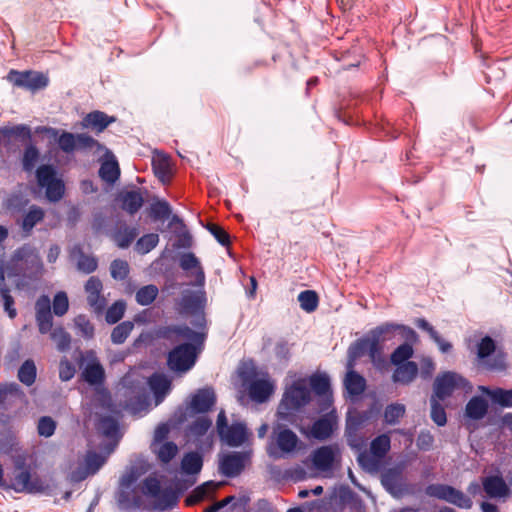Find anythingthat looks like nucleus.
I'll list each match as a JSON object with an SVG mask.
<instances>
[{
	"mask_svg": "<svg viewBox=\"0 0 512 512\" xmlns=\"http://www.w3.org/2000/svg\"><path fill=\"white\" fill-rule=\"evenodd\" d=\"M197 355L196 346L192 343L179 344L169 351L167 366L175 373H186L194 367Z\"/></svg>",
	"mask_w": 512,
	"mask_h": 512,
	"instance_id": "4",
	"label": "nucleus"
},
{
	"mask_svg": "<svg viewBox=\"0 0 512 512\" xmlns=\"http://www.w3.org/2000/svg\"><path fill=\"white\" fill-rule=\"evenodd\" d=\"M51 339L55 342L59 351L64 352L70 348L71 336L62 327H56L51 331Z\"/></svg>",
	"mask_w": 512,
	"mask_h": 512,
	"instance_id": "47",
	"label": "nucleus"
},
{
	"mask_svg": "<svg viewBox=\"0 0 512 512\" xmlns=\"http://www.w3.org/2000/svg\"><path fill=\"white\" fill-rule=\"evenodd\" d=\"M216 402V395L212 388L206 387L198 389L192 396L190 408L195 413H205L209 411Z\"/></svg>",
	"mask_w": 512,
	"mask_h": 512,
	"instance_id": "15",
	"label": "nucleus"
},
{
	"mask_svg": "<svg viewBox=\"0 0 512 512\" xmlns=\"http://www.w3.org/2000/svg\"><path fill=\"white\" fill-rule=\"evenodd\" d=\"M203 466V458L197 452L186 453L181 461V469L187 475L197 474Z\"/></svg>",
	"mask_w": 512,
	"mask_h": 512,
	"instance_id": "31",
	"label": "nucleus"
},
{
	"mask_svg": "<svg viewBox=\"0 0 512 512\" xmlns=\"http://www.w3.org/2000/svg\"><path fill=\"white\" fill-rule=\"evenodd\" d=\"M0 296L3 301L5 312L11 319H14L17 315V310L14 307V298L10 295V290L6 285L0 287Z\"/></svg>",
	"mask_w": 512,
	"mask_h": 512,
	"instance_id": "58",
	"label": "nucleus"
},
{
	"mask_svg": "<svg viewBox=\"0 0 512 512\" xmlns=\"http://www.w3.org/2000/svg\"><path fill=\"white\" fill-rule=\"evenodd\" d=\"M13 486L17 492L44 493L49 490V484L38 476L32 477L29 469H22L14 477Z\"/></svg>",
	"mask_w": 512,
	"mask_h": 512,
	"instance_id": "10",
	"label": "nucleus"
},
{
	"mask_svg": "<svg viewBox=\"0 0 512 512\" xmlns=\"http://www.w3.org/2000/svg\"><path fill=\"white\" fill-rule=\"evenodd\" d=\"M298 442L299 439L297 435L288 428H284L277 433L276 443L279 449L284 453L293 452L296 449Z\"/></svg>",
	"mask_w": 512,
	"mask_h": 512,
	"instance_id": "30",
	"label": "nucleus"
},
{
	"mask_svg": "<svg viewBox=\"0 0 512 512\" xmlns=\"http://www.w3.org/2000/svg\"><path fill=\"white\" fill-rule=\"evenodd\" d=\"M172 214V208L166 200H156L150 204L148 215L153 221H165Z\"/></svg>",
	"mask_w": 512,
	"mask_h": 512,
	"instance_id": "32",
	"label": "nucleus"
},
{
	"mask_svg": "<svg viewBox=\"0 0 512 512\" xmlns=\"http://www.w3.org/2000/svg\"><path fill=\"white\" fill-rule=\"evenodd\" d=\"M69 308V301L65 292H58L53 299V312L56 316H63Z\"/></svg>",
	"mask_w": 512,
	"mask_h": 512,
	"instance_id": "62",
	"label": "nucleus"
},
{
	"mask_svg": "<svg viewBox=\"0 0 512 512\" xmlns=\"http://www.w3.org/2000/svg\"><path fill=\"white\" fill-rule=\"evenodd\" d=\"M251 461L250 451H234L223 456L219 471L228 478L239 476Z\"/></svg>",
	"mask_w": 512,
	"mask_h": 512,
	"instance_id": "8",
	"label": "nucleus"
},
{
	"mask_svg": "<svg viewBox=\"0 0 512 512\" xmlns=\"http://www.w3.org/2000/svg\"><path fill=\"white\" fill-rule=\"evenodd\" d=\"M178 447L174 442H165L158 450V458L163 463H169L177 454Z\"/></svg>",
	"mask_w": 512,
	"mask_h": 512,
	"instance_id": "60",
	"label": "nucleus"
},
{
	"mask_svg": "<svg viewBox=\"0 0 512 512\" xmlns=\"http://www.w3.org/2000/svg\"><path fill=\"white\" fill-rule=\"evenodd\" d=\"M134 328V323L131 321H123L115 326L111 332V341L114 344H122L126 341L131 331Z\"/></svg>",
	"mask_w": 512,
	"mask_h": 512,
	"instance_id": "42",
	"label": "nucleus"
},
{
	"mask_svg": "<svg viewBox=\"0 0 512 512\" xmlns=\"http://www.w3.org/2000/svg\"><path fill=\"white\" fill-rule=\"evenodd\" d=\"M441 400L431 397V419L438 426H444L447 423V416L443 405L440 403Z\"/></svg>",
	"mask_w": 512,
	"mask_h": 512,
	"instance_id": "51",
	"label": "nucleus"
},
{
	"mask_svg": "<svg viewBox=\"0 0 512 512\" xmlns=\"http://www.w3.org/2000/svg\"><path fill=\"white\" fill-rule=\"evenodd\" d=\"M163 337L171 342H178L180 340L199 341L202 335L187 325H172L164 329Z\"/></svg>",
	"mask_w": 512,
	"mask_h": 512,
	"instance_id": "18",
	"label": "nucleus"
},
{
	"mask_svg": "<svg viewBox=\"0 0 512 512\" xmlns=\"http://www.w3.org/2000/svg\"><path fill=\"white\" fill-rule=\"evenodd\" d=\"M206 229L215 237L222 245L228 247L231 243L229 234L218 224L208 223Z\"/></svg>",
	"mask_w": 512,
	"mask_h": 512,
	"instance_id": "59",
	"label": "nucleus"
},
{
	"mask_svg": "<svg viewBox=\"0 0 512 512\" xmlns=\"http://www.w3.org/2000/svg\"><path fill=\"white\" fill-rule=\"evenodd\" d=\"M114 121V117H109L102 111H93L83 118L82 126L84 128H91L97 133H101Z\"/></svg>",
	"mask_w": 512,
	"mask_h": 512,
	"instance_id": "21",
	"label": "nucleus"
},
{
	"mask_svg": "<svg viewBox=\"0 0 512 512\" xmlns=\"http://www.w3.org/2000/svg\"><path fill=\"white\" fill-rule=\"evenodd\" d=\"M496 342L490 336L483 337L476 345V356L480 363L490 371H504L507 367L505 354L496 353Z\"/></svg>",
	"mask_w": 512,
	"mask_h": 512,
	"instance_id": "5",
	"label": "nucleus"
},
{
	"mask_svg": "<svg viewBox=\"0 0 512 512\" xmlns=\"http://www.w3.org/2000/svg\"><path fill=\"white\" fill-rule=\"evenodd\" d=\"M87 302L96 313H102L106 307V299L102 295L103 284L96 276H91L85 283Z\"/></svg>",
	"mask_w": 512,
	"mask_h": 512,
	"instance_id": "12",
	"label": "nucleus"
},
{
	"mask_svg": "<svg viewBox=\"0 0 512 512\" xmlns=\"http://www.w3.org/2000/svg\"><path fill=\"white\" fill-rule=\"evenodd\" d=\"M426 495L449 502L459 508L469 509L472 500L462 491L445 484H430L425 489Z\"/></svg>",
	"mask_w": 512,
	"mask_h": 512,
	"instance_id": "6",
	"label": "nucleus"
},
{
	"mask_svg": "<svg viewBox=\"0 0 512 512\" xmlns=\"http://www.w3.org/2000/svg\"><path fill=\"white\" fill-rule=\"evenodd\" d=\"M158 293L159 290L156 285H145L136 292L135 299L139 305L148 306L154 302Z\"/></svg>",
	"mask_w": 512,
	"mask_h": 512,
	"instance_id": "38",
	"label": "nucleus"
},
{
	"mask_svg": "<svg viewBox=\"0 0 512 512\" xmlns=\"http://www.w3.org/2000/svg\"><path fill=\"white\" fill-rule=\"evenodd\" d=\"M248 393L254 402L264 403L274 393V385L267 379H255L250 382Z\"/></svg>",
	"mask_w": 512,
	"mask_h": 512,
	"instance_id": "17",
	"label": "nucleus"
},
{
	"mask_svg": "<svg viewBox=\"0 0 512 512\" xmlns=\"http://www.w3.org/2000/svg\"><path fill=\"white\" fill-rule=\"evenodd\" d=\"M488 412V402L481 396H473L465 407V415L473 420H480Z\"/></svg>",
	"mask_w": 512,
	"mask_h": 512,
	"instance_id": "27",
	"label": "nucleus"
},
{
	"mask_svg": "<svg viewBox=\"0 0 512 512\" xmlns=\"http://www.w3.org/2000/svg\"><path fill=\"white\" fill-rule=\"evenodd\" d=\"M150 388L157 398L165 396L171 389V380L166 375L154 373L149 378Z\"/></svg>",
	"mask_w": 512,
	"mask_h": 512,
	"instance_id": "33",
	"label": "nucleus"
},
{
	"mask_svg": "<svg viewBox=\"0 0 512 512\" xmlns=\"http://www.w3.org/2000/svg\"><path fill=\"white\" fill-rule=\"evenodd\" d=\"M494 402L502 407H512V389L505 390L498 388L491 394Z\"/></svg>",
	"mask_w": 512,
	"mask_h": 512,
	"instance_id": "64",
	"label": "nucleus"
},
{
	"mask_svg": "<svg viewBox=\"0 0 512 512\" xmlns=\"http://www.w3.org/2000/svg\"><path fill=\"white\" fill-rule=\"evenodd\" d=\"M381 483L392 495H398L403 491L404 481L400 467L389 468L381 475Z\"/></svg>",
	"mask_w": 512,
	"mask_h": 512,
	"instance_id": "16",
	"label": "nucleus"
},
{
	"mask_svg": "<svg viewBox=\"0 0 512 512\" xmlns=\"http://www.w3.org/2000/svg\"><path fill=\"white\" fill-rule=\"evenodd\" d=\"M413 347L408 343H403L398 346L390 356V361L394 365L410 362L409 359L413 356Z\"/></svg>",
	"mask_w": 512,
	"mask_h": 512,
	"instance_id": "45",
	"label": "nucleus"
},
{
	"mask_svg": "<svg viewBox=\"0 0 512 512\" xmlns=\"http://www.w3.org/2000/svg\"><path fill=\"white\" fill-rule=\"evenodd\" d=\"M415 325L427 332L430 338L437 344L439 350L442 353H448L452 350L453 346L450 342L444 340L439 333L434 329V327L424 318H417L415 320Z\"/></svg>",
	"mask_w": 512,
	"mask_h": 512,
	"instance_id": "25",
	"label": "nucleus"
},
{
	"mask_svg": "<svg viewBox=\"0 0 512 512\" xmlns=\"http://www.w3.org/2000/svg\"><path fill=\"white\" fill-rule=\"evenodd\" d=\"M340 455L338 445H325L315 449L312 453V463L319 471L331 470L337 456Z\"/></svg>",
	"mask_w": 512,
	"mask_h": 512,
	"instance_id": "11",
	"label": "nucleus"
},
{
	"mask_svg": "<svg viewBox=\"0 0 512 512\" xmlns=\"http://www.w3.org/2000/svg\"><path fill=\"white\" fill-rule=\"evenodd\" d=\"M177 505V497L171 491L161 492L155 497L154 509L157 511H165L172 509Z\"/></svg>",
	"mask_w": 512,
	"mask_h": 512,
	"instance_id": "46",
	"label": "nucleus"
},
{
	"mask_svg": "<svg viewBox=\"0 0 512 512\" xmlns=\"http://www.w3.org/2000/svg\"><path fill=\"white\" fill-rule=\"evenodd\" d=\"M483 489L490 498H502L509 495V487L502 476H487L482 480Z\"/></svg>",
	"mask_w": 512,
	"mask_h": 512,
	"instance_id": "19",
	"label": "nucleus"
},
{
	"mask_svg": "<svg viewBox=\"0 0 512 512\" xmlns=\"http://www.w3.org/2000/svg\"><path fill=\"white\" fill-rule=\"evenodd\" d=\"M7 80L14 86L35 92L44 89L48 85V78L41 72L10 70Z\"/></svg>",
	"mask_w": 512,
	"mask_h": 512,
	"instance_id": "7",
	"label": "nucleus"
},
{
	"mask_svg": "<svg viewBox=\"0 0 512 512\" xmlns=\"http://www.w3.org/2000/svg\"><path fill=\"white\" fill-rule=\"evenodd\" d=\"M297 299L300 307L308 313L314 312L319 305V297L314 290L300 292Z\"/></svg>",
	"mask_w": 512,
	"mask_h": 512,
	"instance_id": "39",
	"label": "nucleus"
},
{
	"mask_svg": "<svg viewBox=\"0 0 512 512\" xmlns=\"http://www.w3.org/2000/svg\"><path fill=\"white\" fill-rule=\"evenodd\" d=\"M466 383L465 378L451 371L438 375L434 381V393L431 397L439 400H445L450 397L454 390L463 387Z\"/></svg>",
	"mask_w": 512,
	"mask_h": 512,
	"instance_id": "9",
	"label": "nucleus"
},
{
	"mask_svg": "<svg viewBox=\"0 0 512 512\" xmlns=\"http://www.w3.org/2000/svg\"><path fill=\"white\" fill-rule=\"evenodd\" d=\"M75 357L81 372V378L90 386H100L105 382V370L93 350L85 352L78 350Z\"/></svg>",
	"mask_w": 512,
	"mask_h": 512,
	"instance_id": "3",
	"label": "nucleus"
},
{
	"mask_svg": "<svg viewBox=\"0 0 512 512\" xmlns=\"http://www.w3.org/2000/svg\"><path fill=\"white\" fill-rule=\"evenodd\" d=\"M362 423H363V419L360 415L349 416L347 419L346 434H347L348 443L352 447L358 446V444L355 443V439H352V438L356 436V433H357L358 429L360 428V426L362 425Z\"/></svg>",
	"mask_w": 512,
	"mask_h": 512,
	"instance_id": "55",
	"label": "nucleus"
},
{
	"mask_svg": "<svg viewBox=\"0 0 512 512\" xmlns=\"http://www.w3.org/2000/svg\"><path fill=\"white\" fill-rule=\"evenodd\" d=\"M159 243V235L156 233L145 234L140 237L135 245V249L140 254H147Z\"/></svg>",
	"mask_w": 512,
	"mask_h": 512,
	"instance_id": "44",
	"label": "nucleus"
},
{
	"mask_svg": "<svg viewBox=\"0 0 512 512\" xmlns=\"http://www.w3.org/2000/svg\"><path fill=\"white\" fill-rule=\"evenodd\" d=\"M0 134L3 137H20L24 140L31 138V130L27 125L19 124L12 127L0 128Z\"/></svg>",
	"mask_w": 512,
	"mask_h": 512,
	"instance_id": "52",
	"label": "nucleus"
},
{
	"mask_svg": "<svg viewBox=\"0 0 512 512\" xmlns=\"http://www.w3.org/2000/svg\"><path fill=\"white\" fill-rule=\"evenodd\" d=\"M44 188L46 189V197L50 202H57L61 200L65 193V185L60 178L49 183Z\"/></svg>",
	"mask_w": 512,
	"mask_h": 512,
	"instance_id": "53",
	"label": "nucleus"
},
{
	"mask_svg": "<svg viewBox=\"0 0 512 512\" xmlns=\"http://www.w3.org/2000/svg\"><path fill=\"white\" fill-rule=\"evenodd\" d=\"M396 369L392 375L393 381L401 384L411 383L418 374V365L415 362H405L396 365Z\"/></svg>",
	"mask_w": 512,
	"mask_h": 512,
	"instance_id": "24",
	"label": "nucleus"
},
{
	"mask_svg": "<svg viewBox=\"0 0 512 512\" xmlns=\"http://www.w3.org/2000/svg\"><path fill=\"white\" fill-rule=\"evenodd\" d=\"M227 445L237 447L242 445L247 439V429L243 423H233L219 435Z\"/></svg>",
	"mask_w": 512,
	"mask_h": 512,
	"instance_id": "20",
	"label": "nucleus"
},
{
	"mask_svg": "<svg viewBox=\"0 0 512 512\" xmlns=\"http://www.w3.org/2000/svg\"><path fill=\"white\" fill-rule=\"evenodd\" d=\"M371 338L369 334L365 337L357 339L350 347H349V355L352 358H359L364 355L366 352L371 358Z\"/></svg>",
	"mask_w": 512,
	"mask_h": 512,
	"instance_id": "43",
	"label": "nucleus"
},
{
	"mask_svg": "<svg viewBox=\"0 0 512 512\" xmlns=\"http://www.w3.org/2000/svg\"><path fill=\"white\" fill-rule=\"evenodd\" d=\"M56 422L50 416H42L38 420L37 432L40 436L51 437L56 430Z\"/></svg>",
	"mask_w": 512,
	"mask_h": 512,
	"instance_id": "57",
	"label": "nucleus"
},
{
	"mask_svg": "<svg viewBox=\"0 0 512 512\" xmlns=\"http://www.w3.org/2000/svg\"><path fill=\"white\" fill-rule=\"evenodd\" d=\"M58 146L65 153H72L76 149V135L70 132H62L58 138Z\"/></svg>",
	"mask_w": 512,
	"mask_h": 512,
	"instance_id": "61",
	"label": "nucleus"
},
{
	"mask_svg": "<svg viewBox=\"0 0 512 512\" xmlns=\"http://www.w3.org/2000/svg\"><path fill=\"white\" fill-rule=\"evenodd\" d=\"M99 176L109 184H114L120 176V168L116 161H105L99 169Z\"/></svg>",
	"mask_w": 512,
	"mask_h": 512,
	"instance_id": "37",
	"label": "nucleus"
},
{
	"mask_svg": "<svg viewBox=\"0 0 512 512\" xmlns=\"http://www.w3.org/2000/svg\"><path fill=\"white\" fill-rule=\"evenodd\" d=\"M111 277L115 280H124L129 274L128 262L121 259H115L110 264Z\"/></svg>",
	"mask_w": 512,
	"mask_h": 512,
	"instance_id": "56",
	"label": "nucleus"
},
{
	"mask_svg": "<svg viewBox=\"0 0 512 512\" xmlns=\"http://www.w3.org/2000/svg\"><path fill=\"white\" fill-rule=\"evenodd\" d=\"M45 218V211L37 205H31L24 214L21 229L26 236L31 235L33 228Z\"/></svg>",
	"mask_w": 512,
	"mask_h": 512,
	"instance_id": "22",
	"label": "nucleus"
},
{
	"mask_svg": "<svg viewBox=\"0 0 512 512\" xmlns=\"http://www.w3.org/2000/svg\"><path fill=\"white\" fill-rule=\"evenodd\" d=\"M152 170L162 184H167L172 178L170 157L158 150H155L151 160Z\"/></svg>",
	"mask_w": 512,
	"mask_h": 512,
	"instance_id": "14",
	"label": "nucleus"
},
{
	"mask_svg": "<svg viewBox=\"0 0 512 512\" xmlns=\"http://www.w3.org/2000/svg\"><path fill=\"white\" fill-rule=\"evenodd\" d=\"M36 179L38 185L44 188L49 183L58 179L56 169L49 164L41 165L36 169Z\"/></svg>",
	"mask_w": 512,
	"mask_h": 512,
	"instance_id": "41",
	"label": "nucleus"
},
{
	"mask_svg": "<svg viewBox=\"0 0 512 512\" xmlns=\"http://www.w3.org/2000/svg\"><path fill=\"white\" fill-rule=\"evenodd\" d=\"M121 208L130 215L137 213L144 204V198L140 191L130 190L121 194Z\"/></svg>",
	"mask_w": 512,
	"mask_h": 512,
	"instance_id": "26",
	"label": "nucleus"
},
{
	"mask_svg": "<svg viewBox=\"0 0 512 512\" xmlns=\"http://www.w3.org/2000/svg\"><path fill=\"white\" fill-rule=\"evenodd\" d=\"M76 373L75 366L68 360L67 357L61 358L59 362V378L63 382L71 380Z\"/></svg>",
	"mask_w": 512,
	"mask_h": 512,
	"instance_id": "63",
	"label": "nucleus"
},
{
	"mask_svg": "<svg viewBox=\"0 0 512 512\" xmlns=\"http://www.w3.org/2000/svg\"><path fill=\"white\" fill-rule=\"evenodd\" d=\"M310 401V390L304 380L300 379L287 388L279 404L277 414L285 419L289 414L299 410Z\"/></svg>",
	"mask_w": 512,
	"mask_h": 512,
	"instance_id": "2",
	"label": "nucleus"
},
{
	"mask_svg": "<svg viewBox=\"0 0 512 512\" xmlns=\"http://www.w3.org/2000/svg\"><path fill=\"white\" fill-rule=\"evenodd\" d=\"M208 488H211L214 490L216 488V485L214 482L209 481L204 483L201 486H198L192 494H190L186 499L185 502L187 505H194L200 501H202L209 493Z\"/></svg>",
	"mask_w": 512,
	"mask_h": 512,
	"instance_id": "54",
	"label": "nucleus"
},
{
	"mask_svg": "<svg viewBox=\"0 0 512 512\" xmlns=\"http://www.w3.org/2000/svg\"><path fill=\"white\" fill-rule=\"evenodd\" d=\"M396 332H400L402 336L409 340L416 337L415 331L403 324L383 323L369 331L371 338V361L376 363L382 361L383 344L392 340Z\"/></svg>",
	"mask_w": 512,
	"mask_h": 512,
	"instance_id": "1",
	"label": "nucleus"
},
{
	"mask_svg": "<svg viewBox=\"0 0 512 512\" xmlns=\"http://www.w3.org/2000/svg\"><path fill=\"white\" fill-rule=\"evenodd\" d=\"M138 235L136 227H129L125 223H121L112 233V240L119 248H127L135 240Z\"/></svg>",
	"mask_w": 512,
	"mask_h": 512,
	"instance_id": "23",
	"label": "nucleus"
},
{
	"mask_svg": "<svg viewBox=\"0 0 512 512\" xmlns=\"http://www.w3.org/2000/svg\"><path fill=\"white\" fill-rule=\"evenodd\" d=\"M118 422L111 416H103L97 423V430L106 437L112 438L118 432Z\"/></svg>",
	"mask_w": 512,
	"mask_h": 512,
	"instance_id": "48",
	"label": "nucleus"
},
{
	"mask_svg": "<svg viewBox=\"0 0 512 512\" xmlns=\"http://www.w3.org/2000/svg\"><path fill=\"white\" fill-rule=\"evenodd\" d=\"M69 257L76 263L77 270L82 273L91 274L98 268L97 258L86 254L80 244H76L70 249Z\"/></svg>",
	"mask_w": 512,
	"mask_h": 512,
	"instance_id": "13",
	"label": "nucleus"
},
{
	"mask_svg": "<svg viewBox=\"0 0 512 512\" xmlns=\"http://www.w3.org/2000/svg\"><path fill=\"white\" fill-rule=\"evenodd\" d=\"M39 157L40 153L37 147L34 146L33 144L28 145L24 150L22 158V166L24 171L31 172L32 170H34L36 163L39 160Z\"/></svg>",
	"mask_w": 512,
	"mask_h": 512,
	"instance_id": "49",
	"label": "nucleus"
},
{
	"mask_svg": "<svg viewBox=\"0 0 512 512\" xmlns=\"http://www.w3.org/2000/svg\"><path fill=\"white\" fill-rule=\"evenodd\" d=\"M335 420L330 416H323L316 420L311 428L312 436L318 440L328 439L334 430Z\"/></svg>",
	"mask_w": 512,
	"mask_h": 512,
	"instance_id": "28",
	"label": "nucleus"
},
{
	"mask_svg": "<svg viewBox=\"0 0 512 512\" xmlns=\"http://www.w3.org/2000/svg\"><path fill=\"white\" fill-rule=\"evenodd\" d=\"M311 389L319 396H326L331 392L329 377L325 374H315L310 377Z\"/></svg>",
	"mask_w": 512,
	"mask_h": 512,
	"instance_id": "40",
	"label": "nucleus"
},
{
	"mask_svg": "<svg viewBox=\"0 0 512 512\" xmlns=\"http://www.w3.org/2000/svg\"><path fill=\"white\" fill-rule=\"evenodd\" d=\"M126 310L123 300L114 302L106 311L105 320L109 324H115L122 319Z\"/></svg>",
	"mask_w": 512,
	"mask_h": 512,
	"instance_id": "50",
	"label": "nucleus"
},
{
	"mask_svg": "<svg viewBox=\"0 0 512 512\" xmlns=\"http://www.w3.org/2000/svg\"><path fill=\"white\" fill-rule=\"evenodd\" d=\"M406 413L405 405L400 403H392L386 406L384 410V421L389 425H396Z\"/></svg>",
	"mask_w": 512,
	"mask_h": 512,
	"instance_id": "36",
	"label": "nucleus"
},
{
	"mask_svg": "<svg viewBox=\"0 0 512 512\" xmlns=\"http://www.w3.org/2000/svg\"><path fill=\"white\" fill-rule=\"evenodd\" d=\"M391 448V439L388 434L378 435L371 441L370 452L378 459H382L389 452Z\"/></svg>",
	"mask_w": 512,
	"mask_h": 512,
	"instance_id": "34",
	"label": "nucleus"
},
{
	"mask_svg": "<svg viewBox=\"0 0 512 512\" xmlns=\"http://www.w3.org/2000/svg\"><path fill=\"white\" fill-rule=\"evenodd\" d=\"M18 379L26 386H31L35 383L37 376L36 365L33 360L27 359L23 362L18 370Z\"/></svg>",
	"mask_w": 512,
	"mask_h": 512,
	"instance_id": "35",
	"label": "nucleus"
},
{
	"mask_svg": "<svg viewBox=\"0 0 512 512\" xmlns=\"http://www.w3.org/2000/svg\"><path fill=\"white\" fill-rule=\"evenodd\" d=\"M344 385L348 394L355 397L364 392L366 388V380L359 373L351 370L346 374Z\"/></svg>",
	"mask_w": 512,
	"mask_h": 512,
	"instance_id": "29",
	"label": "nucleus"
}]
</instances>
